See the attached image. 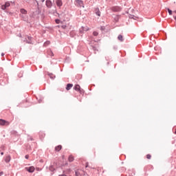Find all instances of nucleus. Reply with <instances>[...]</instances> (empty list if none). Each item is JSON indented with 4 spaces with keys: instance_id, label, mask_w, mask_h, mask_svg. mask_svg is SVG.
Listing matches in <instances>:
<instances>
[{
    "instance_id": "obj_1",
    "label": "nucleus",
    "mask_w": 176,
    "mask_h": 176,
    "mask_svg": "<svg viewBox=\"0 0 176 176\" xmlns=\"http://www.w3.org/2000/svg\"><path fill=\"white\" fill-rule=\"evenodd\" d=\"M10 122L3 119H0V126H9Z\"/></svg>"
},
{
    "instance_id": "obj_2",
    "label": "nucleus",
    "mask_w": 176,
    "mask_h": 176,
    "mask_svg": "<svg viewBox=\"0 0 176 176\" xmlns=\"http://www.w3.org/2000/svg\"><path fill=\"white\" fill-rule=\"evenodd\" d=\"M74 90H76V91H79V93H80V94H83V91L82 89H80V86L79 85H75Z\"/></svg>"
},
{
    "instance_id": "obj_3",
    "label": "nucleus",
    "mask_w": 176,
    "mask_h": 176,
    "mask_svg": "<svg viewBox=\"0 0 176 176\" xmlns=\"http://www.w3.org/2000/svg\"><path fill=\"white\" fill-rule=\"evenodd\" d=\"M27 171H28L29 173H34V171H35V167L34 166H30L29 168H26Z\"/></svg>"
},
{
    "instance_id": "obj_4",
    "label": "nucleus",
    "mask_w": 176,
    "mask_h": 176,
    "mask_svg": "<svg viewBox=\"0 0 176 176\" xmlns=\"http://www.w3.org/2000/svg\"><path fill=\"white\" fill-rule=\"evenodd\" d=\"M45 5L47 8H52V1L50 0H47L45 2Z\"/></svg>"
},
{
    "instance_id": "obj_5",
    "label": "nucleus",
    "mask_w": 176,
    "mask_h": 176,
    "mask_svg": "<svg viewBox=\"0 0 176 176\" xmlns=\"http://www.w3.org/2000/svg\"><path fill=\"white\" fill-rule=\"evenodd\" d=\"M56 163H54L53 165H51L50 166V171H54V170H56Z\"/></svg>"
},
{
    "instance_id": "obj_6",
    "label": "nucleus",
    "mask_w": 176,
    "mask_h": 176,
    "mask_svg": "<svg viewBox=\"0 0 176 176\" xmlns=\"http://www.w3.org/2000/svg\"><path fill=\"white\" fill-rule=\"evenodd\" d=\"M86 168H87V167H89V168H96V166L93 165V164H89V163H86L85 165Z\"/></svg>"
},
{
    "instance_id": "obj_7",
    "label": "nucleus",
    "mask_w": 176,
    "mask_h": 176,
    "mask_svg": "<svg viewBox=\"0 0 176 176\" xmlns=\"http://www.w3.org/2000/svg\"><path fill=\"white\" fill-rule=\"evenodd\" d=\"M56 5L59 8H61L63 6V1L61 0H56Z\"/></svg>"
},
{
    "instance_id": "obj_8",
    "label": "nucleus",
    "mask_w": 176,
    "mask_h": 176,
    "mask_svg": "<svg viewBox=\"0 0 176 176\" xmlns=\"http://www.w3.org/2000/svg\"><path fill=\"white\" fill-rule=\"evenodd\" d=\"M62 148H63V146L61 145H58L55 147V151L56 152H60V151H61Z\"/></svg>"
},
{
    "instance_id": "obj_9",
    "label": "nucleus",
    "mask_w": 176,
    "mask_h": 176,
    "mask_svg": "<svg viewBox=\"0 0 176 176\" xmlns=\"http://www.w3.org/2000/svg\"><path fill=\"white\" fill-rule=\"evenodd\" d=\"M74 87V85L72 84H67L66 86V90H71V89H72V87Z\"/></svg>"
},
{
    "instance_id": "obj_10",
    "label": "nucleus",
    "mask_w": 176,
    "mask_h": 176,
    "mask_svg": "<svg viewBox=\"0 0 176 176\" xmlns=\"http://www.w3.org/2000/svg\"><path fill=\"white\" fill-rule=\"evenodd\" d=\"M47 76H50V78H51V79H54L55 76L54 74H52L50 72H47Z\"/></svg>"
},
{
    "instance_id": "obj_11",
    "label": "nucleus",
    "mask_w": 176,
    "mask_h": 176,
    "mask_svg": "<svg viewBox=\"0 0 176 176\" xmlns=\"http://www.w3.org/2000/svg\"><path fill=\"white\" fill-rule=\"evenodd\" d=\"M21 13L22 14H27L28 12H27V10H26L25 9L21 8Z\"/></svg>"
},
{
    "instance_id": "obj_12",
    "label": "nucleus",
    "mask_w": 176,
    "mask_h": 176,
    "mask_svg": "<svg viewBox=\"0 0 176 176\" xmlns=\"http://www.w3.org/2000/svg\"><path fill=\"white\" fill-rule=\"evenodd\" d=\"M74 156L69 155L68 158V161L71 162H74Z\"/></svg>"
},
{
    "instance_id": "obj_13",
    "label": "nucleus",
    "mask_w": 176,
    "mask_h": 176,
    "mask_svg": "<svg viewBox=\"0 0 176 176\" xmlns=\"http://www.w3.org/2000/svg\"><path fill=\"white\" fill-rule=\"evenodd\" d=\"M5 162H6V163H9V162H10V155H8L6 157Z\"/></svg>"
},
{
    "instance_id": "obj_14",
    "label": "nucleus",
    "mask_w": 176,
    "mask_h": 176,
    "mask_svg": "<svg viewBox=\"0 0 176 176\" xmlns=\"http://www.w3.org/2000/svg\"><path fill=\"white\" fill-rule=\"evenodd\" d=\"M82 31H85V32L89 31L90 30L87 26L82 27Z\"/></svg>"
},
{
    "instance_id": "obj_15",
    "label": "nucleus",
    "mask_w": 176,
    "mask_h": 176,
    "mask_svg": "<svg viewBox=\"0 0 176 176\" xmlns=\"http://www.w3.org/2000/svg\"><path fill=\"white\" fill-rule=\"evenodd\" d=\"M118 39L119 41H120L121 42H122V41H123V36H122L121 34H120V35L118 36Z\"/></svg>"
},
{
    "instance_id": "obj_16",
    "label": "nucleus",
    "mask_w": 176,
    "mask_h": 176,
    "mask_svg": "<svg viewBox=\"0 0 176 176\" xmlns=\"http://www.w3.org/2000/svg\"><path fill=\"white\" fill-rule=\"evenodd\" d=\"M96 14H97V16H101V12H100V10H97L96 12Z\"/></svg>"
},
{
    "instance_id": "obj_17",
    "label": "nucleus",
    "mask_w": 176,
    "mask_h": 176,
    "mask_svg": "<svg viewBox=\"0 0 176 176\" xmlns=\"http://www.w3.org/2000/svg\"><path fill=\"white\" fill-rule=\"evenodd\" d=\"M80 173H83V171H82V170H78V171H76V176H79V174H80Z\"/></svg>"
},
{
    "instance_id": "obj_18",
    "label": "nucleus",
    "mask_w": 176,
    "mask_h": 176,
    "mask_svg": "<svg viewBox=\"0 0 176 176\" xmlns=\"http://www.w3.org/2000/svg\"><path fill=\"white\" fill-rule=\"evenodd\" d=\"M76 2H77V3H79L80 5H82V3H83V1H82V0H76Z\"/></svg>"
},
{
    "instance_id": "obj_19",
    "label": "nucleus",
    "mask_w": 176,
    "mask_h": 176,
    "mask_svg": "<svg viewBox=\"0 0 176 176\" xmlns=\"http://www.w3.org/2000/svg\"><path fill=\"white\" fill-rule=\"evenodd\" d=\"M152 157V155H151V154H147L146 155V159L151 160Z\"/></svg>"
},
{
    "instance_id": "obj_20",
    "label": "nucleus",
    "mask_w": 176,
    "mask_h": 176,
    "mask_svg": "<svg viewBox=\"0 0 176 176\" xmlns=\"http://www.w3.org/2000/svg\"><path fill=\"white\" fill-rule=\"evenodd\" d=\"M4 5H5L7 8H9V6H10V3L6 2Z\"/></svg>"
},
{
    "instance_id": "obj_21",
    "label": "nucleus",
    "mask_w": 176,
    "mask_h": 176,
    "mask_svg": "<svg viewBox=\"0 0 176 176\" xmlns=\"http://www.w3.org/2000/svg\"><path fill=\"white\" fill-rule=\"evenodd\" d=\"M6 6L4 4V5H3V6H1V9L3 10H5L6 9Z\"/></svg>"
},
{
    "instance_id": "obj_22",
    "label": "nucleus",
    "mask_w": 176,
    "mask_h": 176,
    "mask_svg": "<svg viewBox=\"0 0 176 176\" xmlns=\"http://www.w3.org/2000/svg\"><path fill=\"white\" fill-rule=\"evenodd\" d=\"M93 35H94V36H98V32H93Z\"/></svg>"
},
{
    "instance_id": "obj_23",
    "label": "nucleus",
    "mask_w": 176,
    "mask_h": 176,
    "mask_svg": "<svg viewBox=\"0 0 176 176\" xmlns=\"http://www.w3.org/2000/svg\"><path fill=\"white\" fill-rule=\"evenodd\" d=\"M168 12L170 16H171V14H173V11L171 10H170L169 8H168Z\"/></svg>"
},
{
    "instance_id": "obj_24",
    "label": "nucleus",
    "mask_w": 176,
    "mask_h": 176,
    "mask_svg": "<svg viewBox=\"0 0 176 176\" xmlns=\"http://www.w3.org/2000/svg\"><path fill=\"white\" fill-rule=\"evenodd\" d=\"M61 28H63V30H65V28H67V25H63L61 26Z\"/></svg>"
},
{
    "instance_id": "obj_25",
    "label": "nucleus",
    "mask_w": 176,
    "mask_h": 176,
    "mask_svg": "<svg viewBox=\"0 0 176 176\" xmlns=\"http://www.w3.org/2000/svg\"><path fill=\"white\" fill-rule=\"evenodd\" d=\"M56 24H60V20L59 19H56Z\"/></svg>"
},
{
    "instance_id": "obj_26",
    "label": "nucleus",
    "mask_w": 176,
    "mask_h": 176,
    "mask_svg": "<svg viewBox=\"0 0 176 176\" xmlns=\"http://www.w3.org/2000/svg\"><path fill=\"white\" fill-rule=\"evenodd\" d=\"M45 45H50V41H47L45 43Z\"/></svg>"
},
{
    "instance_id": "obj_27",
    "label": "nucleus",
    "mask_w": 176,
    "mask_h": 176,
    "mask_svg": "<svg viewBox=\"0 0 176 176\" xmlns=\"http://www.w3.org/2000/svg\"><path fill=\"white\" fill-rule=\"evenodd\" d=\"M25 159H28V158L30 157V155H26L25 156Z\"/></svg>"
},
{
    "instance_id": "obj_28",
    "label": "nucleus",
    "mask_w": 176,
    "mask_h": 176,
    "mask_svg": "<svg viewBox=\"0 0 176 176\" xmlns=\"http://www.w3.org/2000/svg\"><path fill=\"white\" fill-rule=\"evenodd\" d=\"M3 175V172H0V176Z\"/></svg>"
},
{
    "instance_id": "obj_29",
    "label": "nucleus",
    "mask_w": 176,
    "mask_h": 176,
    "mask_svg": "<svg viewBox=\"0 0 176 176\" xmlns=\"http://www.w3.org/2000/svg\"><path fill=\"white\" fill-rule=\"evenodd\" d=\"M26 2H28V3H30V0H26Z\"/></svg>"
},
{
    "instance_id": "obj_30",
    "label": "nucleus",
    "mask_w": 176,
    "mask_h": 176,
    "mask_svg": "<svg viewBox=\"0 0 176 176\" xmlns=\"http://www.w3.org/2000/svg\"><path fill=\"white\" fill-rule=\"evenodd\" d=\"M174 19H175V20H176V16H174Z\"/></svg>"
},
{
    "instance_id": "obj_31",
    "label": "nucleus",
    "mask_w": 176,
    "mask_h": 176,
    "mask_svg": "<svg viewBox=\"0 0 176 176\" xmlns=\"http://www.w3.org/2000/svg\"><path fill=\"white\" fill-rule=\"evenodd\" d=\"M22 18H23V19L24 20V19H25V18H24V16H22Z\"/></svg>"
},
{
    "instance_id": "obj_32",
    "label": "nucleus",
    "mask_w": 176,
    "mask_h": 176,
    "mask_svg": "<svg viewBox=\"0 0 176 176\" xmlns=\"http://www.w3.org/2000/svg\"><path fill=\"white\" fill-rule=\"evenodd\" d=\"M51 56H53V52H51Z\"/></svg>"
},
{
    "instance_id": "obj_33",
    "label": "nucleus",
    "mask_w": 176,
    "mask_h": 176,
    "mask_svg": "<svg viewBox=\"0 0 176 176\" xmlns=\"http://www.w3.org/2000/svg\"><path fill=\"white\" fill-rule=\"evenodd\" d=\"M1 56H5V54H1Z\"/></svg>"
},
{
    "instance_id": "obj_34",
    "label": "nucleus",
    "mask_w": 176,
    "mask_h": 176,
    "mask_svg": "<svg viewBox=\"0 0 176 176\" xmlns=\"http://www.w3.org/2000/svg\"><path fill=\"white\" fill-rule=\"evenodd\" d=\"M42 2H45V0H42Z\"/></svg>"
},
{
    "instance_id": "obj_35",
    "label": "nucleus",
    "mask_w": 176,
    "mask_h": 176,
    "mask_svg": "<svg viewBox=\"0 0 176 176\" xmlns=\"http://www.w3.org/2000/svg\"><path fill=\"white\" fill-rule=\"evenodd\" d=\"M1 155H3V153H1Z\"/></svg>"
}]
</instances>
